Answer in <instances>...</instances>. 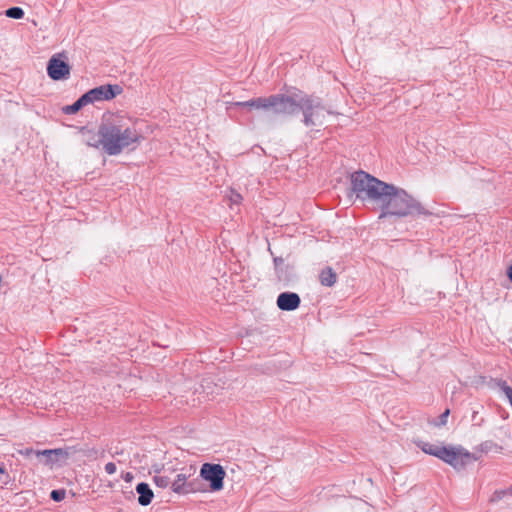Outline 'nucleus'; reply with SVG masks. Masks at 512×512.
<instances>
[{
  "mask_svg": "<svg viewBox=\"0 0 512 512\" xmlns=\"http://www.w3.org/2000/svg\"><path fill=\"white\" fill-rule=\"evenodd\" d=\"M350 180L351 191L357 199L381 209L379 218L430 214L404 189L383 182L364 171L354 172Z\"/></svg>",
  "mask_w": 512,
  "mask_h": 512,
  "instance_id": "f257e3e1",
  "label": "nucleus"
},
{
  "mask_svg": "<svg viewBox=\"0 0 512 512\" xmlns=\"http://www.w3.org/2000/svg\"><path fill=\"white\" fill-rule=\"evenodd\" d=\"M100 133L104 139V152L108 155H119L126 149L134 150L143 139L127 118L115 115L102 121Z\"/></svg>",
  "mask_w": 512,
  "mask_h": 512,
  "instance_id": "f03ea898",
  "label": "nucleus"
},
{
  "mask_svg": "<svg viewBox=\"0 0 512 512\" xmlns=\"http://www.w3.org/2000/svg\"><path fill=\"white\" fill-rule=\"evenodd\" d=\"M416 445L426 454L435 456L456 470H461L475 461V457L462 446H443L418 440Z\"/></svg>",
  "mask_w": 512,
  "mask_h": 512,
  "instance_id": "7ed1b4c3",
  "label": "nucleus"
},
{
  "mask_svg": "<svg viewBox=\"0 0 512 512\" xmlns=\"http://www.w3.org/2000/svg\"><path fill=\"white\" fill-rule=\"evenodd\" d=\"M301 110L304 116L303 122L307 127L323 125L326 114L329 113L319 99L311 96L301 97Z\"/></svg>",
  "mask_w": 512,
  "mask_h": 512,
  "instance_id": "20e7f679",
  "label": "nucleus"
},
{
  "mask_svg": "<svg viewBox=\"0 0 512 512\" xmlns=\"http://www.w3.org/2000/svg\"><path fill=\"white\" fill-rule=\"evenodd\" d=\"M268 110L276 114L292 115L301 110V98L287 95H272L268 97Z\"/></svg>",
  "mask_w": 512,
  "mask_h": 512,
  "instance_id": "39448f33",
  "label": "nucleus"
},
{
  "mask_svg": "<svg viewBox=\"0 0 512 512\" xmlns=\"http://www.w3.org/2000/svg\"><path fill=\"white\" fill-rule=\"evenodd\" d=\"M75 453L71 447L38 450L36 456L41 459V462L50 467L51 469L56 466H63L67 463L68 459Z\"/></svg>",
  "mask_w": 512,
  "mask_h": 512,
  "instance_id": "423d86ee",
  "label": "nucleus"
},
{
  "mask_svg": "<svg viewBox=\"0 0 512 512\" xmlns=\"http://www.w3.org/2000/svg\"><path fill=\"white\" fill-rule=\"evenodd\" d=\"M226 472L220 464L204 463L200 468V477L209 482L211 491H220L224 486Z\"/></svg>",
  "mask_w": 512,
  "mask_h": 512,
  "instance_id": "0eeeda50",
  "label": "nucleus"
},
{
  "mask_svg": "<svg viewBox=\"0 0 512 512\" xmlns=\"http://www.w3.org/2000/svg\"><path fill=\"white\" fill-rule=\"evenodd\" d=\"M66 59L64 53L55 54L50 58L47 64V74L51 79L58 81L69 78L70 66Z\"/></svg>",
  "mask_w": 512,
  "mask_h": 512,
  "instance_id": "6e6552de",
  "label": "nucleus"
},
{
  "mask_svg": "<svg viewBox=\"0 0 512 512\" xmlns=\"http://www.w3.org/2000/svg\"><path fill=\"white\" fill-rule=\"evenodd\" d=\"M123 92L121 86L115 85H101L99 87H95L88 92L85 93L89 103H94L97 101H107L115 98L117 95H120Z\"/></svg>",
  "mask_w": 512,
  "mask_h": 512,
  "instance_id": "1a4fd4ad",
  "label": "nucleus"
},
{
  "mask_svg": "<svg viewBox=\"0 0 512 512\" xmlns=\"http://www.w3.org/2000/svg\"><path fill=\"white\" fill-rule=\"evenodd\" d=\"M300 297L293 292H283L277 298V306L283 311H293L300 305Z\"/></svg>",
  "mask_w": 512,
  "mask_h": 512,
  "instance_id": "9d476101",
  "label": "nucleus"
},
{
  "mask_svg": "<svg viewBox=\"0 0 512 512\" xmlns=\"http://www.w3.org/2000/svg\"><path fill=\"white\" fill-rule=\"evenodd\" d=\"M81 133L83 135V141L90 147L99 148L101 147L104 150V139L100 133V128L98 132L95 133L91 130L82 128Z\"/></svg>",
  "mask_w": 512,
  "mask_h": 512,
  "instance_id": "9b49d317",
  "label": "nucleus"
},
{
  "mask_svg": "<svg viewBox=\"0 0 512 512\" xmlns=\"http://www.w3.org/2000/svg\"><path fill=\"white\" fill-rule=\"evenodd\" d=\"M138 496V503L141 506H147L152 502L154 493L147 483L141 482L136 486Z\"/></svg>",
  "mask_w": 512,
  "mask_h": 512,
  "instance_id": "f8f14e48",
  "label": "nucleus"
},
{
  "mask_svg": "<svg viewBox=\"0 0 512 512\" xmlns=\"http://www.w3.org/2000/svg\"><path fill=\"white\" fill-rule=\"evenodd\" d=\"M268 103V97H259L244 102H235L233 105L239 107L268 110Z\"/></svg>",
  "mask_w": 512,
  "mask_h": 512,
  "instance_id": "ddd939ff",
  "label": "nucleus"
},
{
  "mask_svg": "<svg viewBox=\"0 0 512 512\" xmlns=\"http://www.w3.org/2000/svg\"><path fill=\"white\" fill-rule=\"evenodd\" d=\"M337 275L331 267L323 269L319 275L320 283L323 286L331 287L336 283Z\"/></svg>",
  "mask_w": 512,
  "mask_h": 512,
  "instance_id": "4468645a",
  "label": "nucleus"
},
{
  "mask_svg": "<svg viewBox=\"0 0 512 512\" xmlns=\"http://www.w3.org/2000/svg\"><path fill=\"white\" fill-rule=\"evenodd\" d=\"M187 477L185 474H178L176 479L171 482V488L175 493H188L189 490L186 488L187 486Z\"/></svg>",
  "mask_w": 512,
  "mask_h": 512,
  "instance_id": "2eb2a0df",
  "label": "nucleus"
},
{
  "mask_svg": "<svg viewBox=\"0 0 512 512\" xmlns=\"http://www.w3.org/2000/svg\"><path fill=\"white\" fill-rule=\"evenodd\" d=\"M90 104L86 95L83 94L76 102L72 105L65 106L63 108V112L65 114H75L77 113L83 106Z\"/></svg>",
  "mask_w": 512,
  "mask_h": 512,
  "instance_id": "dca6fc26",
  "label": "nucleus"
},
{
  "mask_svg": "<svg viewBox=\"0 0 512 512\" xmlns=\"http://www.w3.org/2000/svg\"><path fill=\"white\" fill-rule=\"evenodd\" d=\"M496 385L499 390L506 396L510 405L512 406V387H510L505 381L497 380Z\"/></svg>",
  "mask_w": 512,
  "mask_h": 512,
  "instance_id": "f3484780",
  "label": "nucleus"
},
{
  "mask_svg": "<svg viewBox=\"0 0 512 512\" xmlns=\"http://www.w3.org/2000/svg\"><path fill=\"white\" fill-rule=\"evenodd\" d=\"M6 16L13 19H21L24 16V11L20 7H11L6 10Z\"/></svg>",
  "mask_w": 512,
  "mask_h": 512,
  "instance_id": "a211bd4d",
  "label": "nucleus"
},
{
  "mask_svg": "<svg viewBox=\"0 0 512 512\" xmlns=\"http://www.w3.org/2000/svg\"><path fill=\"white\" fill-rule=\"evenodd\" d=\"M154 482L160 488H166L167 486H169L171 484L169 477L162 476V475L154 476Z\"/></svg>",
  "mask_w": 512,
  "mask_h": 512,
  "instance_id": "6ab92c4d",
  "label": "nucleus"
},
{
  "mask_svg": "<svg viewBox=\"0 0 512 512\" xmlns=\"http://www.w3.org/2000/svg\"><path fill=\"white\" fill-rule=\"evenodd\" d=\"M450 414V410L446 409L438 418V420H435L431 422L435 426H444L447 423L448 416Z\"/></svg>",
  "mask_w": 512,
  "mask_h": 512,
  "instance_id": "aec40b11",
  "label": "nucleus"
},
{
  "mask_svg": "<svg viewBox=\"0 0 512 512\" xmlns=\"http://www.w3.org/2000/svg\"><path fill=\"white\" fill-rule=\"evenodd\" d=\"M66 491L64 489L52 490L50 497L56 502L62 501L65 498Z\"/></svg>",
  "mask_w": 512,
  "mask_h": 512,
  "instance_id": "412c9836",
  "label": "nucleus"
},
{
  "mask_svg": "<svg viewBox=\"0 0 512 512\" xmlns=\"http://www.w3.org/2000/svg\"><path fill=\"white\" fill-rule=\"evenodd\" d=\"M10 482V476L5 471L3 466H0V487L7 485Z\"/></svg>",
  "mask_w": 512,
  "mask_h": 512,
  "instance_id": "4be33fe9",
  "label": "nucleus"
},
{
  "mask_svg": "<svg viewBox=\"0 0 512 512\" xmlns=\"http://www.w3.org/2000/svg\"><path fill=\"white\" fill-rule=\"evenodd\" d=\"M507 495L506 490L495 491L490 499L491 502H497L503 499Z\"/></svg>",
  "mask_w": 512,
  "mask_h": 512,
  "instance_id": "5701e85b",
  "label": "nucleus"
},
{
  "mask_svg": "<svg viewBox=\"0 0 512 512\" xmlns=\"http://www.w3.org/2000/svg\"><path fill=\"white\" fill-rule=\"evenodd\" d=\"M472 422L475 425H478V426L483 423V418L478 416V412L477 411H474L473 414H472Z\"/></svg>",
  "mask_w": 512,
  "mask_h": 512,
  "instance_id": "b1692460",
  "label": "nucleus"
},
{
  "mask_svg": "<svg viewBox=\"0 0 512 512\" xmlns=\"http://www.w3.org/2000/svg\"><path fill=\"white\" fill-rule=\"evenodd\" d=\"M105 471L108 473V474H114L116 472V465L112 462H109L105 465Z\"/></svg>",
  "mask_w": 512,
  "mask_h": 512,
  "instance_id": "393cba45",
  "label": "nucleus"
},
{
  "mask_svg": "<svg viewBox=\"0 0 512 512\" xmlns=\"http://www.w3.org/2000/svg\"><path fill=\"white\" fill-rule=\"evenodd\" d=\"M36 452L35 450H33L32 448H26V449H23V450H19V453L21 455H24L26 457L32 455V454H35L36 455Z\"/></svg>",
  "mask_w": 512,
  "mask_h": 512,
  "instance_id": "a878e982",
  "label": "nucleus"
},
{
  "mask_svg": "<svg viewBox=\"0 0 512 512\" xmlns=\"http://www.w3.org/2000/svg\"><path fill=\"white\" fill-rule=\"evenodd\" d=\"M122 478L124 479L125 482L130 483L133 481L134 475L131 472H126L122 475Z\"/></svg>",
  "mask_w": 512,
  "mask_h": 512,
  "instance_id": "bb28decb",
  "label": "nucleus"
},
{
  "mask_svg": "<svg viewBox=\"0 0 512 512\" xmlns=\"http://www.w3.org/2000/svg\"><path fill=\"white\" fill-rule=\"evenodd\" d=\"M241 199H242V197H241V195H240V194H238V193H232V195H231V201H232L233 203H239Z\"/></svg>",
  "mask_w": 512,
  "mask_h": 512,
  "instance_id": "cd10ccee",
  "label": "nucleus"
},
{
  "mask_svg": "<svg viewBox=\"0 0 512 512\" xmlns=\"http://www.w3.org/2000/svg\"><path fill=\"white\" fill-rule=\"evenodd\" d=\"M507 274H508L510 281L512 282V264L509 266Z\"/></svg>",
  "mask_w": 512,
  "mask_h": 512,
  "instance_id": "c85d7f7f",
  "label": "nucleus"
},
{
  "mask_svg": "<svg viewBox=\"0 0 512 512\" xmlns=\"http://www.w3.org/2000/svg\"><path fill=\"white\" fill-rule=\"evenodd\" d=\"M507 491V495H511L512 496V487H510L509 489L506 490Z\"/></svg>",
  "mask_w": 512,
  "mask_h": 512,
  "instance_id": "c756f323",
  "label": "nucleus"
}]
</instances>
